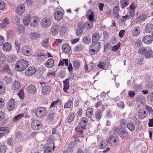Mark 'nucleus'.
I'll return each instance as SVG.
<instances>
[{
  "mask_svg": "<svg viewBox=\"0 0 153 153\" xmlns=\"http://www.w3.org/2000/svg\"><path fill=\"white\" fill-rule=\"evenodd\" d=\"M36 68L34 67H30L25 71V74L27 76L33 75L36 72Z\"/></svg>",
  "mask_w": 153,
  "mask_h": 153,
  "instance_id": "1a4fd4ad",
  "label": "nucleus"
},
{
  "mask_svg": "<svg viewBox=\"0 0 153 153\" xmlns=\"http://www.w3.org/2000/svg\"><path fill=\"white\" fill-rule=\"evenodd\" d=\"M120 7L123 9L127 6L129 4V0H121L120 1Z\"/></svg>",
  "mask_w": 153,
  "mask_h": 153,
  "instance_id": "473e14b6",
  "label": "nucleus"
},
{
  "mask_svg": "<svg viewBox=\"0 0 153 153\" xmlns=\"http://www.w3.org/2000/svg\"><path fill=\"white\" fill-rule=\"evenodd\" d=\"M74 145L75 143L73 141H72L68 144L67 150L70 153L73 152L74 150Z\"/></svg>",
  "mask_w": 153,
  "mask_h": 153,
  "instance_id": "393cba45",
  "label": "nucleus"
},
{
  "mask_svg": "<svg viewBox=\"0 0 153 153\" xmlns=\"http://www.w3.org/2000/svg\"><path fill=\"white\" fill-rule=\"evenodd\" d=\"M119 139L117 137H116L114 136H112L111 137L110 141L112 143V142L115 143V144H117L119 142Z\"/></svg>",
  "mask_w": 153,
  "mask_h": 153,
  "instance_id": "de8ad7c7",
  "label": "nucleus"
},
{
  "mask_svg": "<svg viewBox=\"0 0 153 153\" xmlns=\"http://www.w3.org/2000/svg\"><path fill=\"white\" fill-rule=\"evenodd\" d=\"M105 63L103 62H99V64L97 65L98 67L102 69L103 70L105 69Z\"/></svg>",
  "mask_w": 153,
  "mask_h": 153,
  "instance_id": "13d9d810",
  "label": "nucleus"
},
{
  "mask_svg": "<svg viewBox=\"0 0 153 153\" xmlns=\"http://www.w3.org/2000/svg\"><path fill=\"white\" fill-rule=\"evenodd\" d=\"M54 65V61L53 59L50 58L48 59L45 63V65L48 68L53 67Z\"/></svg>",
  "mask_w": 153,
  "mask_h": 153,
  "instance_id": "a211bd4d",
  "label": "nucleus"
},
{
  "mask_svg": "<svg viewBox=\"0 0 153 153\" xmlns=\"http://www.w3.org/2000/svg\"><path fill=\"white\" fill-rule=\"evenodd\" d=\"M20 19L19 16L15 15L13 16L12 20L13 23L18 24L20 21Z\"/></svg>",
  "mask_w": 153,
  "mask_h": 153,
  "instance_id": "58836bf2",
  "label": "nucleus"
},
{
  "mask_svg": "<svg viewBox=\"0 0 153 153\" xmlns=\"http://www.w3.org/2000/svg\"><path fill=\"white\" fill-rule=\"evenodd\" d=\"M45 51H44L39 50L37 53V56H43L44 57H46L47 53H45Z\"/></svg>",
  "mask_w": 153,
  "mask_h": 153,
  "instance_id": "3c124183",
  "label": "nucleus"
},
{
  "mask_svg": "<svg viewBox=\"0 0 153 153\" xmlns=\"http://www.w3.org/2000/svg\"><path fill=\"white\" fill-rule=\"evenodd\" d=\"M0 131H7V134L9 133V128L7 127H0Z\"/></svg>",
  "mask_w": 153,
  "mask_h": 153,
  "instance_id": "0e129e2a",
  "label": "nucleus"
},
{
  "mask_svg": "<svg viewBox=\"0 0 153 153\" xmlns=\"http://www.w3.org/2000/svg\"><path fill=\"white\" fill-rule=\"evenodd\" d=\"M129 7L130 10H135V9L137 7V5L134 2L132 3Z\"/></svg>",
  "mask_w": 153,
  "mask_h": 153,
  "instance_id": "338daca9",
  "label": "nucleus"
},
{
  "mask_svg": "<svg viewBox=\"0 0 153 153\" xmlns=\"http://www.w3.org/2000/svg\"><path fill=\"white\" fill-rule=\"evenodd\" d=\"M139 53L144 55L146 58L149 59L153 57V52L151 49L147 50L145 48L140 47L138 50Z\"/></svg>",
  "mask_w": 153,
  "mask_h": 153,
  "instance_id": "20e7f679",
  "label": "nucleus"
},
{
  "mask_svg": "<svg viewBox=\"0 0 153 153\" xmlns=\"http://www.w3.org/2000/svg\"><path fill=\"white\" fill-rule=\"evenodd\" d=\"M39 19L38 16H34L32 17L30 25L31 27H36L39 25Z\"/></svg>",
  "mask_w": 153,
  "mask_h": 153,
  "instance_id": "9b49d317",
  "label": "nucleus"
},
{
  "mask_svg": "<svg viewBox=\"0 0 153 153\" xmlns=\"http://www.w3.org/2000/svg\"><path fill=\"white\" fill-rule=\"evenodd\" d=\"M14 31L10 30L7 31L6 35L7 36V38L8 39H10L14 37Z\"/></svg>",
  "mask_w": 153,
  "mask_h": 153,
  "instance_id": "e433bc0d",
  "label": "nucleus"
},
{
  "mask_svg": "<svg viewBox=\"0 0 153 153\" xmlns=\"http://www.w3.org/2000/svg\"><path fill=\"white\" fill-rule=\"evenodd\" d=\"M146 17L147 16L145 14L139 16L137 17L138 19V22H139L141 21H145Z\"/></svg>",
  "mask_w": 153,
  "mask_h": 153,
  "instance_id": "49530a36",
  "label": "nucleus"
},
{
  "mask_svg": "<svg viewBox=\"0 0 153 153\" xmlns=\"http://www.w3.org/2000/svg\"><path fill=\"white\" fill-rule=\"evenodd\" d=\"M1 72L12 75L11 73V70L8 64H6L4 65L3 69L1 70Z\"/></svg>",
  "mask_w": 153,
  "mask_h": 153,
  "instance_id": "412c9836",
  "label": "nucleus"
},
{
  "mask_svg": "<svg viewBox=\"0 0 153 153\" xmlns=\"http://www.w3.org/2000/svg\"><path fill=\"white\" fill-rule=\"evenodd\" d=\"M59 26L56 24H53L51 28V32L53 35H56L59 30Z\"/></svg>",
  "mask_w": 153,
  "mask_h": 153,
  "instance_id": "6e6552de",
  "label": "nucleus"
},
{
  "mask_svg": "<svg viewBox=\"0 0 153 153\" xmlns=\"http://www.w3.org/2000/svg\"><path fill=\"white\" fill-rule=\"evenodd\" d=\"M90 49L89 50V52L90 54L91 55H94L96 54L99 51L98 50H96L94 48H91L90 47Z\"/></svg>",
  "mask_w": 153,
  "mask_h": 153,
  "instance_id": "6e6d98bb",
  "label": "nucleus"
},
{
  "mask_svg": "<svg viewBox=\"0 0 153 153\" xmlns=\"http://www.w3.org/2000/svg\"><path fill=\"white\" fill-rule=\"evenodd\" d=\"M88 122V120L86 117H83L80 119L78 124V125L83 129H85Z\"/></svg>",
  "mask_w": 153,
  "mask_h": 153,
  "instance_id": "9d476101",
  "label": "nucleus"
},
{
  "mask_svg": "<svg viewBox=\"0 0 153 153\" xmlns=\"http://www.w3.org/2000/svg\"><path fill=\"white\" fill-rule=\"evenodd\" d=\"M82 128L80 127L77 126L75 127V130L76 132V134L77 135H82L83 132V130L82 129Z\"/></svg>",
  "mask_w": 153,
  "mask_h": 153,
  "instance_id": "c03bdc74",
  "label": "nucleus"
},
{
  "mask_svg": "<svg viewBox=\"0 0 153 153\" xmlns=\"http://www.w3.org/2000/svg\"><path fill=\"white\" fill-rule=\"evenodd\" d=\"M86 26L85 23H79L78 24V29L83 30L84 28Z\"/></svg>",
  "mask_w": 153,
  "mask_h": 153,
  "instance_id": "69168bd1",
  "label": "nucleus"
},
{
  "mask_svg": "<svg viewBox=\"0 0 153 153\" xmlns=\"http://www.w3.org/2000/svg\"><path fill=\"white\" fill-rule=\"evenodd\" d=\"M6 59L5 55L2 53L0 52V65L4 63Z\"/></svg>",
  "mask_w": 153,
  "mask_h": 153,
  "instance_id": "a18cd8bd",
  "label": "nucleus"
},
{
  "mask_svg": "<svg viewBox=\"0 0 153 153\" xmlns=\"http://www.w3.org/2000/svg\"><path fill=\"white\" fill-rule=\"evenodd\" d=\"M146 87L148 90H151L153 88V84L151 82L148 81L146 85Z\"/></svg>",
  "mask_w": 153,
  "mask_h": 153,
  "instance_id": "8fccbe9b",
  "label": "nucleus"
},
{
  "mask_svg": "<svg viewBox=\"0 0 153 153\" xmlns=\"http://www.w3.org/2000/svg\"><path fill=\"white\" fill-rule=\"evenodd\" d=\"M31 16L30 15H28L23 20V23L25 25H28L29 23L31 22Z\"/></svg>",
  "mask_w": 153,
  "mask_h": 153,
  "instance_id": "72a5a7b5",
  "label": "nucleus"
},
{
  "mask_svg": "<svg viewBox=\"0 0 153 153\" xmlns=\"http://www.w3.org/2000/svg\"><path fill=\"white\" fill-rule=\"evenodd\" d=\"M15 48L17 51V52L18 53L20 51L21 44L17 40L15 41Z\"/></svg>",
  "mask_w": 153,
  "mask_h": 153,
  "instance_id": "79ce46f5",
  "label": "nucleus"
},
{
  "mask_svg": "<svg viewBox=\"0 0 153 153\" xmlns=\"http://www.w3.org/2000/svg\"><path fill=\"white\" fill-rule=\"evenodd\" d=\"M51 23V20L48 18H45L41 20L40 24L42 27L48 28L50 26Z\"/></svg>",
  "mask_w": 153,
  "mask_h": 153,
  "instance_id": "423d86ee",
  "label": "nucleus"
},
{
  "mask_svg": "<svg viewBox=\"0 0 153 153\" xmlns=\"http://www.w3.org/2000/svg\"><path fill=\"white\" fill-rule=\"evenodd\" d=\"M52 149V146H49L46 148L45 150L44 153H51Z\"/></svg>",
  "mask_w": 153,
  "mask_h": 153,
  "instance_id": "774afa93",
  "label": "nucleus"
},
{
  "mask_svg": "<svg viewBox=\"0 0 153 153\" xmlns=\"http://www.w3.org/2000/svg\"><path fill=\"white\" fill-rule=\"evenodd\" d=\"M113 130L117 134L123 139L127 140L130 138V135L127 131L126 129L123 127H115Z\"/></svg>",
  "mask_w": 153,
  "mask_h": 153,
  "instance_id": "f257e3e1",
  "label": "nucleus"
},
{
  "mask_svg": "<svg viewBox=\"0 0 153 153\" xmlns=\"http://www.w3.org/2000/svg\"><path fill=\"white\" fill-rule=\"evenodd\" d=\"M111 111L110 110L106 111V114L105 116V118H111L112 117V114L111 113Z\"/></svg>",
  "mask_w": 153,
  "mask_h": 153,
  "instance_id": "680f3d73",
  "label": "nucleus"
},
{
  "mask_svg": "<svg viewBox=\"0 0 153 153\" xmlns=\"http://www.w3.org/2000/svg\"><path fill=\"white\" fill-rule=\"evenodd\" d=\"M51 89V87L49 85H45L42 88V93L45 95L49 94L50 92Z\"/></svg>",
  "mask_w": 153,
  "mask_h": 153,
  "instance_id": "dca6fc26",
  "label": "nucleus"
},
{
  "mask_svg": "<svg viewBox=\"0 0 153 153\" xmlns=\"http://www.w3.org/2000/svg\"><path fill=\"white\" fill-rule=\"evenodd\" d=\"M28 66V62L24 59L18 60L16 64L15 67L16 70L21 72L25 70Z\"/></svg>",
  "mask_w": 153,
  "mask_h": 153,
  "instance_id": "f03ea898",
  "label": "nucleus"
},
{
  "mask_svg": "<svg viewBox=\"0 0 153 153\" xmlns=\"http://www.w3.org/2000/svg\"><path fill=\"white\" fill-rule=\"evenodd\" d=\"M47 108L44 107H39L36 109L31 110L34 112L35 115L37 117L41 118L46 117L48 114Z\"/></svg>",
  "mask_w": 153,
  "mask_h": 153,
  "instance_id": "7ed1b4c3",
  "label": "nucleus"
},
{
  "mask_svg": "<svg viewBox=\"0 0 153 153\" xmlns=\"http://www.w3.org/2000/svg\"><path fill=\"white\" fill-rule=\"evenodd\" d=\"M63 14L61 11H57L55 12L54 14V17L57 21L60 20L63 18Z\"/></svg>",
  "mask_w": 153,
  "mask_h": 153,
  "instance_id": "2eb2a0df",
  "label": "nucleus"
},
{
  "mask_svg": "<svg viewBox=\"0 0 153 153\" xmlns=\"http://www.w3.org/2000/svg\"><path fill=\"white\" fill-rule=\"evenodd\" d=\"M127 128L131 131H134L135 129V125L133 122H129L127 124Z\"/></svg>",
  "mask_w": 153,
  "mask_h": 153,
  "instance_id": "7c9ffc66",
  "label": "nucleus"
},
{
  "mask_svg": "<svg viewBox=\"0 0 153 153\" xmlns=\"http://www.w3.org/2000/svg\"><path fill=\"white\" fill-rule=\"evenodd\" d=\"M94 13L93 11L91 9H90L87 11L86 16L87 18L89 20L92 22L94 20Z\"/></svg>",
  "mask_w": 153,
  "mask_h": 153,
  "instance_id": "f8f14e48",
  "label": "nucleus"
},
{
  "mask_svg": "<svg viewBox=\"0 0 153 153\" xmlns=\"http://www.w3.org/2000/svg\"><path fill=\"white\" fill-rule=\"evenodd\" d=\"M120 46V43L119 42L118 43L115 45L114 46L112 47V51H114V52L116 51L117 50Z\"/></svg>",
  "mask_w": 153,
  "mask_h": 153,
  "instance_id": "5fc2aeb1",
  "label": "nucleus"
},
{
  "mask_svg": "<svg viewBox=\"0 0 153 153\" xmlns=\"http://www.w3.org/2000/svg\"><path fill=\"white\" fill-rule=\"evenodd\" d=\"M40 36V34L38 33L35 32H33L31 33L30 34V37L31 39L35 40L39 38Z\"/></svg>",
  "mask_w": 153,
  "mask_h": 153,
  "instance_id": "bb28decb",
  "label": "nucleus"
},
{
  "mask_svg": "<svg viewBox=\"0 0 153 153\" xmlns=\"http://www.w3.org/2000/svg\"><path fill=\"white\" fill-rule=\"evenodd\" d=\"M7 147L6 145H0V153H5Z\"/></svg>",
  "mask_w": 153,
  "mask_h": 153,
  "instance_id": "09e8293b",
  "label": "nucleus"
},
{
  "mask_svg": "<svg viewBox=\"0 0 153 153\" xmlns=\"http://www.w3.org/2000/svg\"><path fill=\"white\" fill-rule=\"evenodd\" d=\"M102 111L100 109H98L96 111L94 114V117L97 121H99L101 118Z\"/></svg>",
  "mask_w": 153,
  "mask_h": 153,
  "instance_id": "b1692460",
  "label": "nucleus"
},
{
  "mask_svg": "<svg viewBox=\"0 0 153 153\" xmlns=\"http://www.w3.org/2000/svg\"><path fill=\"white\" fill-rule=\"evenodd\" d=\"M55 112L51 110L50 111L47 116V119L49 121H53L54 119Z\"/></svg>",
  "mask_w": 153,
  "mask_h": 153,
  "instance_id": "a878e982",
  "label": "nucleus"
},
{
  "mask_svg": "<svg viewBox=\"0 0 153 153\" xmlns=\"http://www.w3.org/2000/svg\"><path fill=\"white\" fill-rule=\"evenodd\" d=\"M91 37L90 36H88L85 37L83 39V41L85 43L88 44L91 41Z\"/></svg>",
  "mask_w": 153,
  "mask_h": 153,
  "instance_id": "4d7b16f0",
  "label": "nucleus"
},
{
  "mask_svg": "<svg viewBox=\"0 0 153 153\" xmlns=\"http://www.w3.org/2000/svg\"><path fill=\"white\" fill-rule=\"evenodd\" d=\"M100 37L99 33L97 32L94 33L92 36V42H98Z\"/></svg>",
  "mask_w": 153,
  "mask_h": 153,
  "instance_id": "c756f323",
  "label": "nucleus"
},
{
  "mask_svg": "<svg viewBox=\"0 0 153 153\" xmlns=\"http://www.w3.org/2000/svg\"><path fill=\"white\" fill-rule=\"evenodd\" d=\"M15 100L11 98L10 99V100L7 103V108L9 111H11L12 110L15 105Z\"/></svg>",
  "mask_w": 153,
  "mask_h": 153,
  "instance_id": "ddd939ff",
  "label": "nucleus"
},
{
  "mask_svg": "<svg viewBox=\"0 0 153 153\" xmlns=\"http://www.w3.org/2000/svg\"><path fill=\"white\" fill-rule=\"evenodd\" d=\"M62 51L65 53H68L70 52L71 50V47L68 43H65L62 46Z\"/></svg>",
  "mask_w": 153,
  "mask_h": 153,
  "instance_id": "4be33fe9",
  "label": "nucleus"
},
{
  "mask_svg": "<svg viewBox=\"0 0 153 153\" xmlns=\"http://www.w3.org/2000/svg\"><path fill=\"white\" fill-rule=\"evenodd\" d=\"M153 41L152 36L150 35H146L143 37V42L145 44H150Z\"/></svg>",
  "mask_w": 153,
  "mask_h": 153,
  "instance_id": "f3484780",
  "label": "nucleus"
},
{
  "mask_svg": "<svg viewBox=\"0 0 153 153\" xmlns=\"http://www.w3.org/2000/svg\"><path fill=\"white\" fill-rule=\"evenodd\" d=\"M31 128L34 130H39L42 126L41 122L37 120H33L31 123Z\"/></svg>",
  "mask_w": 153,
  "mask_h": 153,
  "instance_id": "39448f33",
  "label": "nucleus"
},
{
  "mask_svg": "<svg viewBox=\"0 0 153 153\" xmlns=\"http://www.w3.org/2000/svg\"><path fill=\"white\" fill-rule=\"evenodd\" d=\"M25 27L23 25H19L18 26V31L19 33H22L24 32L25 30Z\"/></svg>",
  "mask_w": 153,
  "mask_h": 153,
  "instance_id": "603ef678",
  "label": "nucleus"
},
{
  "mask_svg": "<svg viewBox=\"0 0 153 153\" xmlns=\"http://www.w3.org/2000/svg\"><path fill=\"white\" fill-rule=\"evenodd\" d=\"M73 64L74 67L76 70H77L80 66V64L77 60H74Z\"/></svg>",
  "mask_w": 153,
  "mask_h": 153,
  "instance_id": "a19ab883",
  "label": "nucleus"
},
{
  "mask_svg": "<svg viewBox=\"0 0 153 153\" xmlns=\"http://www.w3.org/2000/svg\"><path fill=\"white\" fill-rule=\"evenodd\" d=\"M4 80L5 81L6 84L10 83L12 82V78L8 76H5Z\"/></svg>",
  "mask_w": 153,
  "mask_h": 153,
  "instance_id": "864d4df0",
  "label": "nucleus"
},
{
  "mask_svg": "<svg viewBox=\"0 0 153 153\" xmlns=\"http://www.w3.org/2000/svg\"><path fill=\"white\" fill-rule=\"evenodd\" d=\"M21 85L19 82L17 80H15L12 86V89L15 91H19Z\"/></svg>",
  "mask_w": 153,
  "mask_h": 153,
  "instance_id": "6ab92c4d",
  "label": "nucleus"
},
{
  "mask_svg": "<svg viewBox=\"0 0 153 153\" xmlns=\"http://www.w3.org/2000/svg\"><path fill=\"white\" fill-rule=\"evenodd\" d=\"M75 117L74 114L73 113H70L69 114L68 117L66 119L67 122L68 123H70L72 121H73Z\"/></svg>",
  "mask_w": 153,
  "mask_h": 153,
  "instance_id": "c9c22d12",
  "label": "nucleus"
},
{
  "mask_svg": "<svg viewBox=\"0 0 153 153\" xmlns=\"http://www.w3.org/2000/svg\"><path fill=\"white\" fill-rule=\"evenodd\" d=\"M100 43L99 42H92V44L90 47L93 48H94L96 50L100 51Z\"/></svg>",
  "mask_w": 153,
  "mask_h": 153,
  "instance_id": "aec40b11",
  "label": "nucleus"
},
{
  "mask_svg": "<svg viewBox=\"0 0 153 153\" xmlns=\"http://www.w3.org/2000/svg\"><path fill=\"white\" fill-rule=\"evenodd\" d=\"M12 48L11 44L9 42H6L3 46L2 48L3 51H8L10 50Z\"/></svg>",
  "mask_w": 153,
  "mask_h": 153,
  "instance_id": "5701e85b",
  "label": "nucleus"
},
{
  "mask_svg": "<svg viewBox=\"0 0 153 153\" xmlns=\"http://www.w3.org/2000/svg\"><path fill=\"white\" fill-rule=\"evenodd\" d=\"M24 114H18L14 117L12 121L13 122L18 121L24 116Z\"/></svg>",
  "mask_w": 153,
  "mask_h": 153,
  "instance_id": "4c0bfd02",
  "label": "nucleus"
},
{
  "mask_svg": "<svg viewBox=\"0 0 153 153\" xmlns=\"http://www.w3.org/2000/svg\"><path fill=\"white\" fill-rule=\"evenodd\" d=\"M43 43H42V45L45 48H48V45L49 42V38H48L43 41Z\"/></svg>",
  "mask_w": 153,
  "mask_h": 153,
  "instance_id": "e2e57ef3",
  "label": "nucleus"
},
{
  "mask_svg": "<svg viewBox=\"0 0 153 153\" xmlns=\"http://www.w3.org/2000/svg\"><path fill=\"white\" fill-rule=\"evenodd\" d=\"M32 50L27 45L23 46L22 49V53L26 56H29L32 54Z\"/></svg>",
  "mask_w": 153,
  "mask_h": 153,
  "instance_id": "0eeeda50",
  "label": "nucleus"
},
{
  "mask_svg": "<svg viewBox=\"0 0 153 153\" xmlns=\"http://www.w3.org/2000/svg\"><path fill=\"white\" fill-rule=\"evenodd\" d=\"M72 103V100H71L70 98H69V100L66 102L65 103L64 105V109L70 108L71 106Z\"/></svg>",
  "mask_w": 153,
  "mask_h": 153,
  "instance_id": "f704fd0d",
  "label": "nucleus"
},
{
  "mask_svg": "<svg viewBox=\"0 0 153 153\" xmlns=\"http://www.w3.org/2000/svg\"><path fill=\"white\" fill-rule=\"evenodd\" d=\"M140 27L139 26L134 27L133 31V34L135 36H137L140 33Z\"/></svg>",
  "mask_w": 153,
  "mask_h": 153,
  "instance_id": "c85d7f7f",
  "label": "nucleus"
},
{
  "mask_svg": "<svg viewBox=\"0 0 153 153\" xmlns=\"http://www.w3.org/2000/svg\"><path fill=\"white\" fill-rule=\"evenodd\" d=\"M26 89L28 92L32 94H35L37 91L36 86L31 84L28 86Z\"/></svg>",
  "mask_w": 153,
  "mask_h": 153,
  "instance_id": "4468645a",
  "label": "nucleus"
},
{
  "mask_svg": "<svg viewBox=\"0 0 153 153\" xmlns=\"http://www.w3.org/2000/svg\"><path fill=\"white\" fill-rule=\"evenodd\" d=\"M55 137L52 135H50L48 139L47 140V143L48 145H50L53 143V147L54 148H55L54 147V143H53V141L54 140Z\"/></svg>",
  "mask_w": 153,
  "mask_h": 153,
  "instance_id": "cd10ccee",
  "label": "nucleus"
},
{
  "mask_svg": "<svg viewBox=\"0 0 153 153\" xmlns=\"http://www.w3.org/2000/svg\"><path fill=\"white\" fill-rule=\"evenodd\" d=\"M7 59L8 62H13L16 61V56L14 55L9 56L8 57Z\"/></svg>",
  "mask_w": 153,
  "mask_h": 153,
  "instance_id": "37998d69",
  "label": "nucleus"
},
{
  "mask_svg": "<svg viewBox=\"0 0 153 153\" xmlns=\"http://www.w3.org/2000/svg\"><path fill=\"white\" fill-rule=\"evenodd\" d=\"M153 30V24H147L146 26L145 31L146 33H150Z\"/></svg>",
  "mask_w": 153,
  "mask_h": 153,
  "instance_id": "2f4dec72",
  "label": "nucleus"
},
{
  "mask_svg": "<svg viewBox=\"0 0 153 153\" xmlns=\"http://www.w3.org/2000/svg\"><path fill=\"white\" fill-rule=\"evenodd\" d=\"M93 109L92 108H90L89 109H88L86 113V116L88 117H90L92 115L93 112Z\"/></svg>",
  "mask_w": 153,
  "mask_h": 153,
  "instance_id": "bf43d9fd",
  "label": "nucleus"
},
{
  "mask_svg": "<svg viewBox=\"0 0 153 153\" xmlns=\"http://www.w3.org/2000/svg\"><path fill=\"white\" fill-rule=\"evenodd\" d=\"M24 91L23 89H21L18 94V95L21 99H23L24 98Z\"/></svg>",
  "mask_w": 153,
  "mask_h": 153,
  "instance_id": "052dcab7",
  "label": "nucleus"
},
{
  "mask_svg": "<svg viewBox=\"0 0 153 153\" xmlns=\"http://www.w3.org/2000/svg\"><path fill=\"white\" fill-rule=\"evenodd\" d=\"M133 89L136 92H139L143 89L142 85V84L139 85L136 84L134 87Z\"/></svg>",
  "mask_w": 153,
  "mask_h": 153,
  "instance_id": "ea45409f",
  "label": "nucleus"
}]
</instances>
